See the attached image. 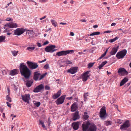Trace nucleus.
Returning <instances> with one entry per match:
<instances>
[{"label": "nucleus", "mask_w": 131, "mask_h": 131, "mask_svg": "<svg viewBox=\"0 0 131 131\" xmlns=\"http://www.w3.org/2000/svg\"><path fill=\"white\" fill-rule=\"evenodd\" d=\"M98 27V26L97 25H94L93 26V28H96Z\"/></svg>", "instance_id": "0e129e2a"}, {"label": "nucleus", "mask_w": 131, "mask_h": 131, "mask_svg": "<svg viewBox=\"0 0 131 131\" xmlns=\"http://www.w3.org/2000/svg\"><path fill=\"white\" fill-rule=\"evenodd\" d=\"M12 19L10 18H7L6 19V20L7 21H12Z\"/></svg>", "instance_id": "6e6d98bb"}, {"label": "nucleus", "mask_w": 131, "mask_h": 131, "mask_svg": "<svg viewBox=\"0 0 131 131\" xmlns=\"http://www.w3.org/2000/svg\"><path fill=\"white\" fill-rule=\"evenodd\" d=\"M107 116L105 107L103 106L100 110V116L102 119H104L107 117Z\"/></svg>", "instance_id": "f03ea898"}, {"label": "nucleus", "mask_w": 131, "mask_h": 131, "mask_svg": "<svg viewBox=\"0 0 131 131\" xmlns=\"http://www.w3.org/2000/svg\"><path fill=\"white\" fill-rule=\"evenodd\" d=\"M26 63L28 67L31 69H35L38 67V65L37 63L27 61Z\"/></svg>", "instance_id": "20e7f679"}, {"label": "nucleus", "mask_w": 131, "mask_h": 131, "mask_svg": "<svg viewBox=\"0 0 131 131\" xmlns=\"http://www.w3.org/2000/svg\"><path fill=\"white\" fill-rule=\"evenodd\" d=\"M72 97L71 96V97H67V99H68L69 100H71V99H72Z\"/></svg>", "instance_id": "774afa93"}, {"label": "nucleus", "mask_w": 131, "mask_h": 131, "mask_svg": "<svg viewBox=\"0 0 131 131\" xmlns=\"http://www.w3.org/2000/svg\"><path fill=\"white\" fill-rule=\"evenodd\" d=\"M7 93H8V95H10V89L9 87H7Z\"/></svg>", "instance_id": "603ef678"}, {"label": "nucleus", "mask_w": 131, "mask_h": 131, "mask_svg": "<svg viewBox=\"0 0 131 131\" xmlns=\"http://www.w3.org/2000/svg\"><path fill=\"white\" fill-rule=\"evenodd\" d=\"M34 104L37 107H38L40 105V103L39 102H36L35 103H34Z\"/></svg>", "instance_id": "37998d69"}, {"label": "nucleus", "mask_w": 131, "mask_h": 131, "mask_svg": "<svg viewBox=\"0 0 131 131\" xmlns=\"http://www.w3.org/2000/svg\"><path fill=\"white\" fill-rule=\"evenodd\" d=\"M108 50V49H107L106 50L105 52L103 54H102L101 57H99V59H101L102 58H103V57H104L105 56V55H106V54Z\"/></svg>", "instance_id": "4c0bfd02"}, {"label": "nucleus", "mask_w": 131, "mask_h": 131, "mask_svg": "<svg viewBox=\"0 0 131 131\" xmlns=\"http://www.w3.org/2000/svg\"><path fill=\"white\" fill-rule=\"evenodd\" d=\"M90 72V71H88L82 74V78L83 81L85 82L87 80L88 78L90 76L88 74Z\"/></svg>", "instance_id": "ddd939ff"}, {"label": "nucleus", "mask_w": 131, "mask_h": 131, "mask_svg": "<svg viewBox=\"0 0 131 131\" xmlns=\"http://www.w3.org/2000/svg\"><path fill=\"white\" fill-rule=\"evenodd\" d=\"M37 46L39 47H41V44L39 42H37Z\"/></svg>", "instance_id": "13d9d810"}, {"label": "nucleus", "mask_w": 131, "mask_h": 131, "mask_svg": "<svg viewBox=\"0 0 131 131\" xmlns=\"http://www.w3.org/2000/svg\"><path fill=\"white\" fill-rule=\"evenodd\" d=\"M5 27H8L12 28L17 27L18 26L16 23L12 22L6 24L4 25V28L7 29V28H6Z\"/></svg>", "instance_id": "9d476101"}, {"label": "nucleus", "mask_w": 131, "mask_h": 131, "mask_svg": "<svg viewBox=\"0 0 131 131\" xmlns=\"http://www.w3.org/2000/svg\"><path fill=\"white\" fill-rule=\"evenodd\" d=\"M19 68L21 75L26 79H28L31 74V70L24 63H20Z\"/></svg>", "instance_id": "f257e3e1"}, {"label": "nucleus", "mask_w": 131, "mask_h": 131, "mask_svg": "<svg viewBox=\"0 0 131 131\" xmlns=\"http://www.w3.org/2000/svg\"><path fill=\"white\" fill-rule=\"evenodd\" d=\"M95 62L90 63L88 64V68H91L92 67L94 64Z\"/></svg>", "instance_id": "a19ab883"}, {"label": "nucleus", "mask_w": 131, "mask_h": 131, "mask_svg": "<svg viewBox=\"0 0 131 131\" xmlns=\"http://www.w3.org/2000/svg\"><path fill=\"white\" fill-rule=\"evenodd\" d=\"M21 96L22 99L23 101L27 103H29L30 99V96L29 94H25L24 95L21 94Z\"/></svg>", "instance_id": "0eeeda50"}, {"label": "nucleus", "mask_w": 131, "mask_h": 131, "mask_svg": "<svg viewBox=\"0 0 131 131\" xmlns=\"http://www.w3.org/2000/svg\"><path fill=\"white\" fill-rule=\"evenodd\" d=\"M118 72V73L121 74L122 75V76L126 75L128 74V72L124 68L119 69Z\"/></svg>", "instance_id": "dca6fc26"}, {"label": "nucleus", "mask_w": 131, "mask_h": 131, "mask_svg": "<svg viewBox=\"0 0 131 131\" xmlns=\"http://www.w3.org/2000/svg\"><path fill=\"white\" fill-rule=\"evenodd\" d=\"M34 33V32L33 30H28L26 31V34L30 36V35L33 34Z\"/></svg>", "instance_id": "c85d7f7f"}, {"label": "nucleus", "mask_w": 131, "mask_h": 131, "mask_svg": "<svg viewBox=\"0 0 131 131\" xmlns=\"http://www.w3.org/2000/svg\"><path fill=\"white\" fill-rule=\"evenodd\" d=\"M115 41V38L113 39H111L109 40V42H113Z\"/></svg>", "instance_id": "5fc2aeb1"}, {"label": "nucleus", "mask_w": 131, "mask_h": 131, "mask_svg": "<svg viewBox=\"0 0 131 131\" xmlns=\"http://www.w3.org/2000/svg\"><path fill=\"white\" fill-rule=\"evenodd\" d=\"M39 124L41 125L42 127L46 129V128L44 124V122L43 121L40 120Z\"/></svg>", "instance_id": "f704fd0d"}, {"label": "nucleus", "mask_w": 131, "mask_h": 131, "mask_svg": "<svg viewBox=\"0 0 131 131\" xmlns=\"http://www.w3.org/2000/svg\"><path fill=\"white\" fill-rule=\"evenodd\" d=\"M66 95H63L61 96L56 101V103L58 105L62 104L64 101Z\"/></svg>", "instance_id": "4468645a"}, {"label": "nucleus", "mask_w": 131, "mask_h": 131, "mask_svg": "<svg viewBox=\"0 0 131 131\" xmlns=\"http://www.w3.org/2000/svg\"><path fill=\"white\" fill-rule=\"evenodd\" d=\"M74 51L73 50L62 51H59L56 53V55L58 56H61L63 55H66L70 53L73 52Z\"/></svg>", "instance_id": "39448f33"}, {"label": "nucleus", "mask_w": 131, "mask_h": 131, "mask_svg": "<svg viewBox=\"0 0 131 131\" xmlns=\"http://www.w3.org/2000/svg\"><path fill=\"white\" fill-rule=\"evenodd\" d=\"M33 82V81L32 80L27 81L26 83L27 86L28 88L30 87L32 85Z\"/></svg>", "instance_id": "393cba45"}, {"label": "nucleus", "mask_w": 131, "mask_h": 131, "mask_svg": "<svg viewBox=\"0 0 131 131\" xmlns=\"http://www.w3.org/2000/svg\"><path fill=\"white\" fill-rule=\"evenodd\" d=\"M122 122V121L120 119H118L115 121V123L121 124Z\"/></svg>", "instance_id": "c03bdc74"}, {"label": "nucleus", "mask_w": 131, "mask_h": 131, "mask_svg": "<svg viewBox=\"0 0 131 131\" xmlns=\"http://www.w3.org/2000/svg\"><path fill=\"white\" fill-rule=\"evenodd\" d=\"M83 116V120L84 121L87 120L89 117V116L88 113L86 112H84Z\"/></svg>", "instance_id": "bb28decb"}, {"label": "nucleus", "mask_w": 131, "mask_h": 131, "mask_svg": "<svg viewBox=\"0 0 131 131\" xmlns=\"http://www.w3.org/2000/svg\"><path fill=\"white\" fill-rule=\"evenodd\" d=\"M97 127L94 123L90 124L87 131H96Z\"/></svg>", "instance_id": "f3484780"}, {"label": "nucleus", "mask_w": 131, "mask_h": 131, "mask_svg": "<svg viewBox=\"0 0 131 131\" xmlns=\"http://www.w3.org/2000/svg\"><path fill=\"white\" fill-rule=\"evenodd\" d=\"M24 32L23 28H18L15 30L14 34L16 35L19 36L23 34Z\"/></svg>", "instance_id": "f8f14e48"}, {"label": "nucleus", "mask_w": 131, "mask_h": 131, "mask_svg": "<svg viewBox=\"0 0 131 131\" xmlns=\"http://www.w3.org/2000/svg\"><path fill=\"white\" fill-rule=\"evenodd\" d=\"M6 103L8 107H11V104L10 103H9L8 102H6Z\"/></svg>", "instance_id": "8fccbe9b"}, {"label": "nucleus", "mask_w": 131, "mask_h": 131, "mask_svg": "<svg viewBox=\"0 0 131 131\" xmlns=\"http://www.w3.org/2000/svg\"><path fill=\"white\" fill-rule=\"evenodd\" d=\"M112 31H112L110 30H107L105 31L104 32V33H111L112 32Z\"/></svg>", "instance_id": "864d4df0"}, {"label": "nucleus", "mask_w": 131, "mask_h": 131, "mask_svg": "<svg viewBox=\"0 0 131 131\" xmlns=\"http://www.w3.org/2000/svg\"><path fill=\"white\" fill-rule=\"evenodd\" d=\"M44 88V85L41 84L36 87L34 90L33 92L35 93H38L43 90Z\"/></svg>", "instance_id": "1a4fd4ad"}, {"label": "nucleus", "mask_w": 131, "mask_h": 131, "mask_svg": "<svg viewBox=\"0 0 131 131\" xmlns=\"http://www.w3.org/2000/svg\"><path fill=\"white\" fill-rule=\"evenodd\" d=\"M56 46L54 45H52L46 47L45 49V50L47 52L52 53L56 50L55 49Z\"/></svg>", "instance_id": "423d86ee"}, {"label": "nucleus", "mask_w": 131, "mask_h": 131, "mask_svg": "<svg viewBox=\"0 0 131 131\" xmlns=\"http://www.w3.org/2000/svg\"><path fill=\"white\" fill-rule=\"evenodd\" d=\"M78 69V67H73L68 70L67 71V72L71 74H73L77 72Z\"/></svg>", "instance_id": "2eb2a0df"}, {"label": "nucleus", "mask_w": 131, "mask_h": 131, "mask_svg": "<svg viewBox=\"0 0 131 131\" xmlns=\"http://www.w3.org/2000/svg\"><path fill=\"white\" fill-rule=\"evenodd\" d=\"M107 62V61H105L102 62L101 64L99 65V66L98 67V68L100 69H102V67H103V66H104L105 64H106Z\"/></svg>", "instance_id": "a878e982"}, {"label": "nucleus", "mask_w": 131, "mask_h": 131, "mask_svg": "<svg viewBox=\"0 0 131 131\" xmlns=\"http://www.w3.org/2000/svg\"><path fill=\"white\" fill-rule=\"evenodd\" d=\"M48 0H39V2L41 3L47 2Z\"/></svg>", "instance_id": "09e8293b"}, {"label": "nucleus", "mask_w": 131, "mask_h": 131, "mask_svg": "<svg viewBox=\"0 0 131 131\" xmlns=\"http://www.w3.org/2000/svg\"><path fill=\"white\" fill-rule=\"evenodd\" d=\"M115 109L118 111L119 112H120V111L118 110V106L117 105H115Z\"/></svg>", "instance_id": "680f3d73"}, {"label": "nucleus", "mask_w": 131, "mask_h": 131, "mask_svg": "<svg viewBox=\"0 0 131 131\" xmlns=\"http://www.w3.org/2000/svg\"><path fill=\"white\" fill-rule=\"evenodd\" d=\"M35 49V47H28L26 48V50L29 51H32V50H34Z\"/></svg>", "instance_id": "2f4dec72"}, {"label": "nucleus", "mask_w": 131, "mask_h": 131, "mask_svg": "<svg viewBox=\"0 0 131 131\" xmlns=\"http://www.w3.org/2000/svg\"><path fill=\"white\" fill-rule=\"evenodd\" d=\"M49 67V65L48 64H47L45 65L43 67L45 69H47Z\"/></svg>", "instance_id": "a18cd8bd"}, {"label": "nucleus", "mask_w": 131, "mask_h": 131, "mask_svg": "<svg viewBox=\"0 0 131 131\" xmlns=\"http://www.w3.org/2000/svg\"><path fill=\"white\" fill-rule=\"evenodd\" d=\"M119 47L118 46H117V48H116L115 47V53H116V52H117V49H118V48Z\"/></svg>", "instance_id": "e2e57ef3"}, {"label": "nucleus", "mask_w": 131, "mask_h": 131, "mask_svg": "<svg viewBox=\"0 0 131 131\" xmlns=\"http://www.w3.org/2000/svg\"><path fill=\"white\" fill-rule=\"evenodd\" d=\"M18 70L17 69H14L10 71L9 74L12 76H14L18 73Z\"/></svg>", "instance_id": "5701e85b"}, {"label": "nucleus", "mask_w": 131, "mask_h": 131, "mask_svg": "<svg viewBox=\"0 0 131 131\" xmlns=\"http://www.w3.org/2000/svg\"><path fill=\"white\" fill-rule=\"evenodd\" d=\"M100 34V32L99 31H97L95 32H93L92 34H90V35H88V36L87 37L89 36H91L96 35H99Z\"/></svg>", "instance_id": "cd10ccee"}, {"label": "nucleus", "mask_w": 131, "mask_h": 131, "mask_svg": "<svg viewBox=\"0 0 131 131\" xmlns=\"http://www.w3.org/2000/svg\"><path fill=\"white\" fill-rule=\"evenodd\" d=\"M61 92V90H59L57 93H54L52 96V98L54 99H56L60 95Z\"/></svg>", "instance_id": "412c9836"}, {"label": "nucleus", "mask_w": 131, "mask_h": 131, "mask_svg": "<svg viewBox=\"0 0 131 131\" xmlns=\"http://www.w3.org/2000/svg\"><path fill=\"white\" fill-rule=\"evenodd\" d=\"M46 17V16H45L43 17L40 18L39 19L41 20H42V19H44Z\"/></svg>", "instance_id": "bf43d9fd"}, {"label": "nucleus", "mask_w": 131, "mask_h": 131, "mask_svg": "<svg viewBox=\"0 0 131 131\" xmlns=\"http://www.w3.org/2000/svg\"><path fill=\"white\" fill-rule=\"evenodd\" d=\"M50 21L52 25L55 27H56L57 25V23L54 20L51 19Z\"/></svg>", "instance_id": "c756f323"}, {"label": "nucleus", "mask_w": 131, "mask_h": 131, "mask_svg": "<svg viewBox=\"0 0 131 131\" xmlns=\"http://www.w3.org/2000/svg\"><path fill=\"white\" fill-rule=\"evenodd\" d=\"M12 53L14 56H16L18 52V51H16L15 50H13L11 51Z\"/></svg>", "instance_id": "e433bc0d"}, {"label": "nucleus", "mask_w": 131, "mask_h": 131, "mask_svg": "<svg viewBox=\"0 0 131 131\" xmlns=\"http://www.w3.org/2000/svg\"><path fill=\"white\" fill-rule=\"evenodd\" d=\"M70 35L71 36H73L74 35V34L73 32H70Z\"/></svg>", "instance_id": "052dcab7"}, {"label": "nucleus", "mask_w": 131, "mask_h": 131, "mask_svg": "<svg viewBox=\"0 0 131 131\" xmlns=\"http://www.w3.org/2000/svg\"><path fill=\"white\" fill-rule=\"evenodd\" d=\"M47 73H45L42 74H41V75H40L39 79V80L40 81L43 78L46 76V75H47Z\"/></svg>", "instance_id": "473e14b6"}, {"label": "nucleus", "mask_w": 131, "mask_h": 131, "mask_svg": "<svg viewBox=\"0 0 131 131\" xmlns=\"http://www.w3.org/2000/svg\"><path fill=\"white\" fill-rule=\"evenodd\" d=\"M78 108L77 103L75 102L72 105L71 107V111L72 112H74Z\"/></svg>", "instance_id": "aec40b11"}, {"label": "nucleus", "mask_w": 131, "mask_h": 131, "mask_svg": "<svg viewBox=\"0 0 131 131\" xmlns=\"http://www.w3.org/2000/svg\"><path fill=\"white\" fill-rule=\"evenodd\" d=\"M128 80L127 78L126 77L124 78V79L121 81L120 86H121L124 85L128 81Z\"/></svg>", "instance_id": "b1692460"}, {"label": "nucleus", "mask_w": 131, "mask_h": 131, "mask_svg": "<svg viewBox=\"0 0 131 131\" xmlns=\"http://www.w3.org/2000/svg\"><path fill=\"white\" fill-rule=\"evenodd\" d=\"M49 43V41H46L43 44V45H46L48 44Z\"/></svg>", "instance_id": "4d7b16f0"}, {"label": "nucleus", "mask_w": 131, "mask_h": 131, "mask_svg": "<svg viewBox=\"0 0 131 131\" xmlns=\"http://www.w3.org/2000/svg\"><path fill=\"white\" fill-rule=\"evenodd\" d=\"M6 100L8 101L9 102H12V99L9 96V95H7L6 96Z\"/></svg>", "instance_id": "72a5a7b5"}, {"label": "nucleus", "mask_w": 131, "mask_h": 131, "mask_svg": "<svg viewBox=\"0 0 131 131\" xmlns=\"http://www.w3.org/2000/svg\"><path fill=\"white\" fill-rule=\"evenodd\" d=\"M90 124V123L89 121L84 122L82 125L83 131H87Z\"/></svg>", "instance_id": "6e6552de"}, {"label": "nucleus", "mask_w": 131, "mask_h": 131, "mask_svg": "<svg viewBox=\"0 0 131 131\" xmlns=\"http://www.w3.org/2000/svg\"><path fill=\"white\" fill-rule=\"evenodd\" d=\"M34 79L36 81L39 80V79L40 75H41V73L39 71H36L34 72Z\"/></svg>", "instance_id": "6ab92c4d"}, {"label": "nucleus", "mask_w": 131, "mask_h": 131, "mask_svg": "<svg viewBox=\"0 0 131 131\" xmlns=\"http://www.w3.org/2000/svg\"><path fill=\"white\" fill-rule=\"evenodd\" d=\"M14 90L16 92L17 89L18 88L15 85H14Z\"/></svg>", "instance_id": "3c124183"}, {"label": "nucleus", "mask_w": 131, "mask_h": 131, "mask_svg": "<svg viewBox=\"0 0 131 131\" xmlns=\"http://www.w3.org/2000/svg\"><path fill=\"white\" fill-rule=\"evenodd\" d=\"M66 63L67 64H71L72 63V62L71 61H70L69 60H67L66 62Z\"/></svg>", "instance_id": "de8ad7c7"}, {"label": "nucleus", "mask_w": 131, "mask_h": 131, "mask_svg": "<svg viewBox=\"0 0 131 131\" xmlns=\"http://www.w3.org/2000/svg\"><path fill=\"white\" fill-rule=\"evenodd\" d=\"M111 54L112 55H114L115 54V47H113L112 51L110 52Z\"/></svg>", "instance_id": "79ce46f5"}, {"label": "nucleus", "mask_w": 131, "mask_h": 131, "mask_svg": "<svg viewBox=\"0 0 131 131\" xmlns=\"http://www.w3.org/2000/svg\"><path fill=\"white\" fill-rule=\"evenodd\" d=\"M81 123L79 122H73L72 123V127L74 130H77L78 129L79 125Z\"/></svg>", "instance_id": "a211bd4d"}, {"label": "nucleus", "mask_w": 131, "mask_h": 131, "mask_svg": "<svg viewBox=\"0 0 131 131\" xmlns=\"http://www.w3.org/2000/svg\"><path fill=\"white\" fill-rule=\"evenodd\" d=\"M3 75H6L7 74L8 70H3L2 71Z\"/></svg>", "instance_id": "ea45409f"}, {"label": "nucleus", "mask_w": 131, "mask_h": 131, "mask_svg": "<svg viewBox=\"0 0 131 131\" xmlns=\"http://www.w3.org/2000/svg\"><path fill=\"white\" fill-rule=\"evenodd\" d=\"M104 124L106 126L110 125L112 124V122L111 121H107L104 122Z\"/></svg>", "instance_id": "c9c22d12"}, {"label": "nucleus", "mask_w": 131, "mask_h": 131, "mask_svg": "<svg viewBox=\"0 0 131 131\" xmlns=\"http://www.w3.org/2000/svg\"><path fill=\"white\" fill-rule=\"evenodd\" d=\"M80 118L79 115V113L77 112L74 113L73 114V120L75 121L77 119H78Z\"/></svg>", "instance_id": "4be33fe9"}, {"label": "nucleus", "mask_w": 131, "mask_h": 131, "mask_svg": "<svg viewBox=\"0 0 131 131\" xmlns=\"http://www.w3.org/2000/svg\"><path fill=\"white\" fill-rule=\"evenodd\" d=\"M5 37L3 36H0V43L4 42L5 41Z\"/></svg>", "instance_id": "7c9ffc66"}, {"label": "nucleus", "mask_w": 131, "mask_h": 131, "mask_svg": "<svg viewBox=\"0 0 131 131\" xmlns=\"http://www.w3.org/2000/svg\"><path fill=\"white\" fill-rule=\"evenodd\" d=\"M60 24H62V25H66L67 24L66 23H62V22L60 23Z\"/></svg>", "instance_id": "69168bd1"}, {"label": "nucleus", "mask_w": 131, "mask_h": 131, "mask_svg": "<svg viewBox=\"0 0 131 131\" xmlns=\"http://www.w3.org/2000/svg\"><path fill=\"white\" fill-rule=\"evenodd\" d=\"M130 124L128 120L126 121L122 125H121L120 128L122 130H125L128 128L130 126Z\"/></svg>", "instance_id": "9b49d317"}, {"label": "nucleus", "mask_w": 131, "mask_h": 131, "mask_svg": "<svg viewBox=\"0 0 131 131\" xmlns=\"http://www.w3.org/2000/svg\"><path fill=\"white\" fill-rule=\"evenodd\" d=\"M88 93H85L84 94V101H86L87 99V96H88Z\"/></svg>", "instance_id": "58836bf2"}, {"label": "nucleus", "mask_w": 131, "mask_h": 131, "mask_svg": "<svg viewBox=\"0 0 131 131\" xmlns=\"http://www.w3.org/2000/svg\"><path fill=\"white\" fill-rule=\"evenodd\" d=\"M45 89L46 90H49L50 89V88L49 86L47 85L45 86Z\"/></svg>", "instance_id": "49530a36"}, {"label": "nucleus", "mask_w": 131, "mask_h": 131, "mask_svg": "<svg viewBox=\"0 0 131 131\" xmlns=\"http://www.w3.org/2000/svg\"><path fill=\"white\" fill-rule=\"evenodd\" d=\"M49 120H50V119H49V118L48 121V124L49 125H50V122H51Z\"/></svg>", "instance_id": "338daca9"}, {"label": "nucleus", "mask_w": 131, "mask_h": 131, "mask_svg": "<svg viewBox=\"0 0 131 131\" xmlns=\"http://www.w3.org/2000/svg\"><path fill=\"white\" fill-rule=\"evenodd\" d=\"M127 52V50L126 49H124L118 52L116 55V57L118 59L123 58L126 55Z\"/></svg>", "instance_id": "7ed1b4c3"}]
</instances>
